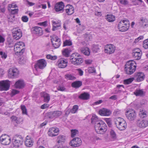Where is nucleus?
Here are the masks:
<instances>
[{"label":"nucleus","mask_w":148,"mask_h":148,"mask_svg":"<svg viewBox=\"0 0 148 148\" xmlns=\"http://www.w3.org/2000/svg\"><path fill=\"white\" fill-rule=\"evenodd\" d=\"M95 128L96 132L100 134L105 133L107 129V127L106 124L102 121L95 125Z\"/></svg>","instance_id":"obj_1"},{"label":"nucleus","mask_w":148,"mask_h":148,"mask_svg":"<svg viewBox=\"0 0 148 148\" xmlns=\"http://www.w3.org/2000/svg\"><path fill=\"white\" fill-rule=\"evenodd\" d=\"M136 66L135 62L129 61L127 62L125 68L126 73L128 74L131 75L135 71Z\"/></svg>","instance_id":"obj_2"},{"label":"nucleus","mask_w":148,"mask_h":148,"mask_svg":"<svg viewBox=\"0 0 148 148\" xmlns=\"http://www.w3.org/2000/svg\"><path fill=\"white\" fill-rule=\"evenodd\" d=\"M70 60L71 62L76 66L80 65L83 62L80 55L77 53H73L71 56Z\"/></svg>","instance_id":"obj_3"},{"label":"nucleus","mask_w":148,"mask_h":148,"mask_svg":"<svg viewBox=\"0 0 148 148\" xmlns=\"http://www.w3.org/2000/svg\"><path fill=\"white\" fill-rule=\"evenodd\" d=\"M25 45L22 42H19L15 44L14 50L16 54L17 55H22L25 51Z\"/></svg>","instance_id":"obj_4"},{"label":"nucleus","mask_w":148,"mask_h":148,"mask_svg":"<svg viewBox=\"0 0 148 148\" xmlns=\"http://www.w3.org/2000/svg\"><path fill=\"white\" fill-rule=\"evenodd\" d=\"M115 124L117 127L120 130H125L127 126L126 121L123 119L118 117L114 119Z\"/></svg>","instance_id":"obj_5"},{"label":"nucleus","mask_w":148,"mask_h":148,"mask_svg":"<svg viewBox=\"0 0 148 148\" xmlns=\"http://www.w3.org/2000/svg\"><path fill=\"white\" fill-rule=\"evenodd\" d=\"M118 28L119 31L125 32L127 31L130 26V22L127 19L124 20L119 22L118 25Z\"/></svg>","instance_id":"obj_6"},{"label":"nucleus","mask_w":148,"mask_h":148,"mask_svg":"<svg viewBox=\"0 0 148 148\" xmlns=\"http://www.w3.org/2000/svg\"><path fill=\"white\" fill-rule=\"evenodd\" d=\"M23 139L21 136H16L12 139V146L15 148H18L23 144Z\"/></svg>","instance_id":"obj_7"},{"label":"nucleus","mask_w":148,"mask_h":148,"mask_svg":"<svg viewBox=\"0 0 148 148\" xmlns=\"http://www.w3.org/2000/svg\"><path fill=\"white\" fill-rule=\"evenodd\" d=\"M47 62L43 59H40L37 61L36 63L34 65V68L36 70L38 71L39 69H43L46 66Z\"/></svg>","instance_id":"obj_8"},{"label":"nucleus","mask_w":148,"mask_h":148,"mask_svg":"<svg viewBox=\"0 0 148 148\" xmlns=\"http://www.w3.org/2000/svg\"><path fill=\"white\" fill-rule=\"evenodd\" d=\"M125 114L127 118L131 121H134L136 119V116L135 110L132 109L127 110Z\"/></svg>","instance_id":"obj_9"},{"label":"nucleus","mask_w":148,"mask_h":148,"mask_svg":"<svg viewBox=\"0 0 148 148\" xmlns=\"http://www.w3.org/2000/svg\"><path fill=\"white\" fill-rule=\"evenodd\" d=\"M18 74V71L17 69L13 68L9 69L8 75L10 78H14L16 77Z\"/></svg>","instance_id":"obj_10"},{"label":"nucleus","mask_w":148,"mask_h":148,"mask_svg":"<svg viewBox=\"0 0 148 148\" xmlns=\"http://www.w3.org/2000/svg\"><path fill=\"white\" fill-rule=\"evenodd\" d=\"M0 140L1 144L4 145H8L10 143V138L7 135H2L0 137Z\"/></svg>","instance_id":"obj_11"},{"label":"nucleus","mask_w":148,"mask_h":148,"mask_svg":"<svg viewBox=\"0 0 148 148\" xmlns=\"http://www.w3.org/2000/svg\"><path fill=\"white\" fill-rule=\"evenodd\" d=\"M10 87V82L8 80L2 81L0 82V90H7Z\"/></svg>","instance_id":"obj_12"},{"label":"nucleus","mask_w":148,"mask_h":148,"mask_svg":"<svg viewBox=\"0 0 148 148\" xmlns=\"http://www.w3.org/2000/svg\"><path fill=\"white\" fill-rule=\"evenodd\" d=\"M136 123L138 127L142 128H145L148 126V121L145 119H138Z\"/></svg>","instance_id":"obj_13"},{"label":"nucleus","mask_w":148,"mask_h":148,"mask_svg":"<svg viewBox=\"0 0 148 148\" xmlns=\"http://www.w3.org/2000/svg\"><path fill=\"white\" fill-rule=\"evenodd\" d=\"M138 25L140 27L145 28L148 27V20L145 18L141 17L140 18Z\"/></svg>","instance_id":"obj_14"},{"label":"nucleus","mask_w":148,"mask_h":148,"mask_svg":"<svg viewBox=\"0 0 148 148\" xmlns=\"http://www.w3.org/2000/svg\"><path fill=\"white\" fill-rule=\"evenodd\" d=\"M82 140L79 138H74L70 142V145L73 147H78L81 145Z\"/></svg>","instance_id":"obj_15"},{"label":"nucleus","mask_w":148,"mask_h":148,"mask_svg":"<svg viewBox=\"0 0 148 148\" xmlns=\"http://www.w3.org/2000/svg\"><path fill=\"white\" fill-rule=\"evenodd\" d=\"M14 38L16 40L20 39L22 36V33L20 29L15 28L12 32Z\"/></svg>","instance_id":"obj_16"},{"label":"nucleus","mask_w":148,"mask_h":148,"mask_svg":"<svg viewBox=\"0 0 148 148\" xmlns=\"http://www.w3.org/2000/svg\"><path fill=\"white\" fill-rule=\"evenodd\" d=\"M115 50V47L111 44L107 45L105 47V52L109 54H112Z\"/></svg>","instance_id":"obj_17"},{"label":"nucleus","mask_w":148,"mask_h":148,"mask_svg":"<svg viewBox=\"0 0 148 148\" xmlns=\"http://www.w3.org/2000/svg\"><path fill=\"white\" fill-rule=\"evenodd\" d=\"M145 75L142 72L136 73H134V79L138 82L142 81L144 79Z\"/></svg>","instance_id":"obj_18"},{"label":"nucleus","mask_w":148,"mask_h":148,"mask_svg":"<svg viewBox=\"0 0 148 148\" xmlns=\"http://www.w3.org/2000/svg\"><path fill=\"white\" fill-rule=\"evenodd\" d=\"M59 132L58 128L57 127L50 128L48 132V135L51 136H54L57 135Z\"/></svg>","instance_id":"obj_19"},{"label":"nucleus","mask_w":148,"mask_h":148,"mask_svg":"<svg viewBox=\"0 0 148 148\" xmlns=\"http://www.w3.org/2000/svg\"><path fill=\"white\" fill-rule=\"evenodd\" d=\"M67 63L68 62L66 59L64 58H61L57 61V64L59 67L64 68L67 66Z\"/></svg>","instance_id":"obj_20"},{"label":"nucleus","mask_w":148,"mask_h":148,"mask_svg":"<svg viewBox=\"0 0 148 148\" xmlns=\"http://www.w3.org/2000/svg\"><path fill=\"white\" fill-rule=\"evenodd\" d=\"M64 3L61 1L55 4L54 9L56 12H62L64 10Z\"/></svg>","instance_id":"obj_21"},{"label":"nucleus","mask_w":148,"mask_h":148,"mask_svg":"<svg viewBox=\"0 0 148 148\" xmlns=\"http://www.w3.org/2000/svg\"><path fill=\"white\" fill-rule=\"evenodd\" d=\"M66 12L68 15H71L74 12V9L73 6L69 4L64 7Z\"/></svg>","instance_id":"obj_22"},{"label":"nucleus","mask_w":148,"mask_h":148,"mask_svg":"<svg viewBox=\"0 0 148 148\" xmlns=\"http://www.w3.org/2000/svg\"><path fill=\"white\" fill-rule=\"evenodd\" d=\"M112 113L111 111L109 110L103 108L99 111V114L101 116H109Z\"/></svg>","instance_id":"obj_23"},{"label":"nucleus","mask_w":148,"mask_h":148,"mask_svg":"<svg viewBox=\"0 0 148 148\" xmlns=\"http://www.w3.org/2000/svg\"><path fill=\"white\" fill-rule=\"evenodd\" d=\"M25 86L24 82L21 80H19L17 81L15 84V87L18 89H21L23 88Z\"/></svg>","instance_id":"obj_24"},{"label":"nucleus","mask_w":148,"mask_h":148,"mask_svg":"<svg viewBox=\"0 0 148 148\" xmlns=\"http://www.w3.org/2000/svg\"><path fill=\"white\" fill-rule=\"evenodd\" d=\"M12 121L17 124L22 123L23 121V119L21 117H17L14 116H12L11 117Z\"/></svg>","instance_id":"obj_25"},{"label":"nucleus","mask_w":148,"mask_h":148,"mask_svg":"<svg viewBox=\"0 0 148 148\" xmlns=\"http://www.w3.org/2000/svg\"><path fill=\"white\" fill-rule=\"evenodd\" d=\"M34 33L37 36H40L43 34L41 28L38 27H35L34 28Z\"/></svg>","instance_id":"obj_26"},{"label":"nucleus","mask_w":148,"mask_h":148,"mask_svg":"<svg viewBox=\"0 0 148 148\" xmlns=\"http://www.w3.org/2000/svg\"><path fill=\"white\" fill-rule=\"evenodd\" d=\"M134 94L136 96H143L145 95V92L143 89H137L134 92Z\"/></svg>","instance_id":"obj_27"},{"label":"nucleus","mask_w":148,"mask_h":148,"mask_svg":"<svg viewBox=\"0 0 148 148\" xmlns=\"http://www.w3.org/2000/svg\"><path fill=\"white\" fill-rule=\"evenodd\" d=\"M33 141L32 139L29 138L28 136H27L25 142V145L26 146L28 147H31L33 145Z\"/></svg>","instance_id":"obj_28"},{"label":"nucleus","mask_w":148,"mask_h":148,"mask_svg":"<svg viewBox=\"0 0 148 148\" xmlns=\"http://www.w3.org/2000/svg\"><path fill=\"white\" fill-rule=\"evenodd\" d=\"M89 94L86 92L81 94L78 97L79 98L84 100H87L89 99Z\"/></svg>","instance_id":"obj_29"},{"label":"nucleus","mask_w":148,"mask_h":148,"mask_svg":"<svg viewBox=\"0 0 148 148\" xmlns=\"http://www.w3.org/2000/svg\"><path fill=\"white\" fill-rule=\"evenodd\" d=\"M51 22L53 24V28L52 30L53 31H55L56 29L57 28L60 27L61 25L60 21L58 20V21L56 22L52 21Z\"/></svg>","instance_id":"obj_30"},{"label":"nucleus","mask_w":148,"mask_h":148,"mask_svg":"<svg viewBox=\"0 0 148 148\" xmlns=\"http://www.w3.org/2000/svg\"><path fill=\"white\" fill-rule=\"evenodd\" d=\"M82 84V82L81 81H76L72 83L71 86L73 88H77L81 86Z\"/></svg>","instance_id":"obj_31"},{"label":"nucleus","mask_w":148,"mask_h":148,"mask_svg":"<svg viewBox=\"0 0 148 148\" xmlns=\"http://www.w3.org/2000/svg\"><path fill=\"white\" fill-rule=\"evenodd\" d=\"M41 96L44 98V100L45 102H48L50 99L49 95L44 92H42L41 93Z\"/></svg>","instance_id":"obj_32"},{"label":"nucleus","mask_w":148,"mask_h":148,"mask_svg":"<svg viewBox=\"0 0 148 148\" xmlns=\"http://www.w3.org/2000/svg\"><path fill=\"white\" fill-rule=\"evenodd\" d=\"M91 120L92 123L94 124L95 125L101 121L99 120L97 116L96 115H93L91 118Z\"/></svg>","instance_id":"obj_33"},{"label":"nucleus","mask_w":148,"mask_h":148,"mask_svg":"<svg viewBox=\"0 0 148 148\" xmlns=\"http://www.w3.org/2000/svg\"><path fill=\"white\" fill-rule=\"evenodd\" d=\"M81 53L85 55L88 56L90 54V52L89 49L87 47L81 48Z\"/></svg>","instance_id":"obj_34"},{"label":"nucleus","mask_w":148,"mask_h":148,"mask_svg":"<svg viewBox=\"0 0 148 148\" xmlns=\"http://www.w3.org/2000/svg\"><path fill=\"white\" fill-rule=\"evenodd\" d=\"M65 78L71 80H74L76 79L75 75L73 74H68L64 75Z\"/></svg>","instance_id":"obj_35"},{"label":"nucleus","mask_w":148,"mask_h":148,"mask_svg":"<svg viewBox=\"0 0 148 148\" xmlns=\"http://www.w3.org/2000/svg\"><path fill=\"white\" fill-rule=\"evenodd\" d=\"M71 50L68 48L65 49L62 51V54L64 56L68 57L69 56Z\"/></svg>","instance_id":"obj_36"},{"label":"nucleus","mask_w":148,"mask_h":148,"mask_svg":"<svg viewBox=\"0 0 148 148\" xmlns=\"http://www.w3.org/2000/svg\"><path fill=\"white\" fill-rule=\"evenodd\" d=\"M106 19L109 22H112L115 20V16L113 15L108 14Z\"/></svg>","instance_id":"obj_37"},{"label":"nucleus","mask_w":148,"mask_h":148,"mask_svg":"<svg viewBox=\"0 0 148 148\" xmlns=\"http://www.w3.org/2000/svg\"><path fill=\"white\" fill-rule=\"evenodd\" d=\"M65 140V137L64 136L60 135L58 136L57 139V143H58L62 144L64 143Z\"/></svg>","instance_id":"obj_38"},{"label":"nucleus","mask_w":148,"mask_h":148,"mask_svg":"<svg viewBox=\"0 0 148 148\" xmlns=\"http://www.w3.org/2000/svg\"><path fill=\"white\" fill-rule=\"evenodd\" d=\"M52 43L53 47L55 48H57L60 46L61 42L60 40H58L57 41L55 42V41H54Z\"/></svg>","instance_id":"obj_39"},{"label":"nucleus","mask_w":148,"mask_h":148,"mask_svg":"<svg viewBox=\"0 0 148 148\" xmlns=\"http://www.w3.org/2000/svg\"><path fill=\"white\" fill-rule=\"evenodd\" d=\"M142 53H132V55L133 57L136 60H138L140 59L142 56Z\"/></svg>","instance_id":"obj_40"},{"label":"nucleus","mask_w":148,"mask_h":148,"mask_svg":"<svg viewBox=\"0 0 148 148\" xmlns=\"http://www.w3.org/2000/svg\"><path fill=\"white\" fill-rule=\"evenodd\" d=\"M72 45V42L70 40H66L63 42V47L67 46H71Z\"/></svg>","instance_id":"obj_41"},{"label":"nucleus","mask_w":148,"mask_h":148,"mask_svg":"<svg viewBox=\"0 0 148 148\" xmlns=\"http://www.w3.org/2000/svg\"><path fill=\"white\" fill-rule=\"evenodd\" d=\"M55 118H56L61 115L62 112L60 111H56L53 112Z\"/></svg>","instance_id":"obj_42"},{"label":"nucleus","mask_w":148,"mask_h":148,"mask_svg":"<svg viewBox=\"0 0 148 148\" xmlns=\"http://www.w3.org/2000/svg\"><path fill=\"white\" fill-rule=\"evenodd\" d=\"M134 78H130L124 80V84L127 85L130 84L134 80Z\"/></svg>","instance_id":"obj_43"},{"label":"nucleus","mask_w":148,"mask_h":148,"mask_svg":"<svg viewBox=\"0 0 148 148\" xmlns=\"http://www.w3.org/2000/svg\"><path fill=\"white\" fill-rule=\"evenodd\" d=\"M78 109V106L77 105H74L72 109L71 110V112L72 113H75Z\"/></svg>","instance_id":"obj_44"},{"label":"nucleus","mask_w":148,"mask_h":148,"mask_svg":"<svg viewBox=\"0 0 148 148\" xmlns=\"http://www.w3.org/2000/svg\"><path fill=\"white\" fill-rule=\"evenodd\" d=\"M21 109L23 114L27 115V110L25 105H21Z\"/></svg>","instance_id":"obj_45"},{"label":"nucleus","mask_w":148,"mask_h":148,"mask_svg":"<svg viewBox=\"0 0 148 148\" xmlns=\"http://www.w3.org/2000/svg\"><path fill=\"white\" fill-rule=\"evenodd\" d=\"M143 47L145 49L148 48V39L145 40L143 43Z\"/></svg>","instance_id":"obj_46"},{"label":"nucleus","mask_w":148,"mask_h":148,"mask_svg":"<svg viewBox=\"0 0 148 148\" xmlns=\"http://www.w3.org/2000/svg\"><path fill=\"white\" fill-rule=\"evenodd\" d=\"M110 135L111 137L114 139L116 138V135L115 132L114 131L112 130H111L110 132Z\"/></svg>","instance_id":"obj_47"},{"label":"nucleus","mask_w":148,"mask_h":148,"mask_svg":"<svg viewBox=\"0 0 148 148\" xmlns=\"http://www.w3.org/2000/svg\"><path fill=\"white\" fill-rule=\"evenodd\" d=\"M47 116L48 118L50 119L55 118L53 112H51L48 113H47Z\"/></svg>","instance_id":"obj_48"},{"label":"nucleus","mask_w":148,"mask_h":148,"mask_svg":"<svg viewBox=\"0 0 148 148\" xmlns=\"http://www.w3.org/2000/svg\"><path fill=\"white\" fill-rule=\"evenodd\" d=\"M58 40H60L57 36L56 35H53L52 36L51 41V42H53L54 41L57 42L58 41Z\"/></svg>","instance_id":"obj_49"},{"label":"nucleus","mask_w":148,"mask_h":148,"mask_svg":"<svg viewBox=\"0 0 148 148\" xmlns=\"http://www.w3.org/2000/svg\"><path fill=\"white\" fill-rule=\"evenodd\" d=\"M78 131L75 130H71V137L73 138L75 136V135L77 134Z\"/></svg>","instance_id":"obj_50"},{"label":"nucleus","mask_w":148,"mask_h":148,"mask_svg":"<svg viewBox=\"0 0 148 148\" xmlns=\"http://www.w3.org/2000/svg\"><path fill=\"white\" fill-rule=\"evenodd\" d=\"M88 71L89 73H95L96 70L94 67H90L88 68Z\"/></svg>","instance_id":"obj_51"},{"label":"nucleus","mask_w":148,"mask_h":148,"mask_svg":"<svg viewBox=\"0 0 148 148\" xmlns=\"http://www.w3.org/2000/svg\"><path fill=\"white\" fill-rule=\"evenodd\" d=\"M121 113V110L118 109H116L114 110L113 112V114L114 115L117 116Z\"/></svg>","instance_id":"obj_52"},{"label":"nucleus","mask_w":148,"mask_h":148,"mask_svg":"<svg viewBox=\"0 0 148 148\" xmlns=\"http://www.w3.org/2000/svg\"><path fill=\"white\" fill-rule=\"evenodd\" d=\"M17 7V6L16 4L14 3L10 4L8 5V10H10V8H14Z\"/></svg>","instance_id":"obj_53"},{"label":"nucleus","mask_w":148,"mask_h":148,"mask_svg":"<svg viewBox=\"0 0 148 148\" xmlns=\"http://www.w3.org/2000/svg\"><path fill=\"white\" fill-rule=\"evenodd\" d=\"M18 9H16L14 10H11V14H12V16H13V18H14V16L13 14H17L18 13Z\"/></svg>","instance_id":"obj_54"},{"label":"nucleus","mask_w":148,"mask_h":148,"mask_svg":"<svg viewBox=\"0 0 148 148\" xmlns=\"http://www.w3.org/2000/svg\"><path fill=\"white\" fill-rule=\"evenodd\" d=\"M121 3L124 5H126L128 4V2L127 0H119Z\"/></svg>","instance_id":"obj_55"},{"label":"nucleus","mask_w":148,"mask_h":148,"mask_svg":"<svg viewBox=\"0 0 148 148\" xmlns=\"http://www.w3.org/2000/svg\"><path fill=\"white\" fill-rule=\"evenodd\" d=\"M19 92V91L15 89L12 90L11 92L12 96L15 95L18 93Z\"/></svg>","instance_id":"obj_56"},{"label":"nucleus","mask_w":148,"mask_h":148,"mask_svg":"<svg viewBox=\"0 0 148 148\" xmlns=\"http://www.w3.org/2000/svg\"><path fill=\"white\" fill-rule=\"evenodd\" d=\"M0 55L1 56L2 58L5 59L7 57V55L5 53H3L2 51L0 52Z\"/></svg>","instance_id":"obj_57"},{"label":"nucleus","mask_w":148,"mask_h":148,"mask_svg":"<svg viewBox=\"0 0 148 148\" xmlns=\"http://www.w3.org/2000/svg\"><path fill=\"white\" fill-rule=\"evenodd\" d=\"M144 38L143 36H141L138 37L137 38H136L134 42L135 43L139 41L140 40H141L143 39Z\"/></svg>","instance_id":"obj_58"},{"label":"nucleus","mask_w":148,"mask_h":148,"mask_svg":"<svg viewBox=\"0 0 148 148\" xmlns=\"http://www.w3.org/2000/svg\"><path fill=\"white\" fill-rule=\"evenodd\" d=\"M22 20L24 22H26L28 21V18L26 16H24L22 17Z\"/></svg>","instance_id":"obj_59"},{"label":"nucleus","mask_w":148,"mask_h":148,"mask_svg":"<svg viewBox=\"0 0 148 148\" xmlns=\"http://www.w3.org/2000/svg\"><path fill=\"white\" fill-rule=\"evenodd\" d=\"M77 71L80 76H81L83 75L84 72L82 69H77Z\"/></svg>","instance_id":"obj_60"},{"label":"nucleus","mask_w":148,"mask_h":148,"mask_svg":"<svg viewBox=\"0 0 148 148\" xmlns=\"http://www.w3.org/2000/svg\"><path fill=\"white\" fill-rule=\"evenodd\" d=\"M142 53L141 51L138 48H136L133 51L132 53Z\"/></svg>","instance_id":"obj_61"},{"label":"nucleus","mask_w":148,"mask_h":148,"mask_svg":"<svg viewBox=\"0 0 148 148\" xmlns=\"http://www.w3.org/2000/svg\"><path fill=\"white\" fill-rule=\"evenodd\" d=\"M92 60H87L85 61V63L87 64H90L92 63Z\"/></svg>","instance_id":"obj_62"},{"label":"nucleus","mask_w":148,"mask_h":148,"mask_svg":"<svg viewBox=\"0 0 148 148\" xmlns=\"http://www.w3.org/2000/svg\"><path fill=\"white\" fill-rule=\"evenodd\" d=\"M38 24L40 26H45L47 25V21H46L42 22L40 23H38Z\"/></svg>","instance_id":"obj_63"},{"label":"nucleus","mask_w":148,"mask_h":148,"mask_svg":"<svg viewBox=\"0 0 148 148\" xmlns=\"http://www.w3.org/2000/svg\"><path fill=\"white\" fill-rule=\"evenodd\" d=\"M49 105L48 104L45 103L42 105L41 106L42 109H45L49 107Z\"/></svg>","instance_id":"obj_64"}]
</instances>
